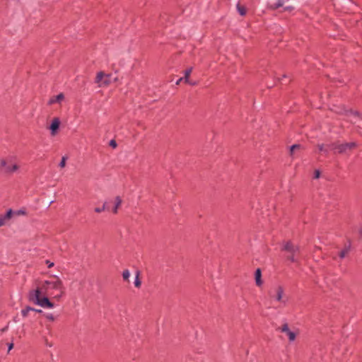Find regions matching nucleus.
I'll list each match as a JSON object with an SVG mask.
<instances>
[{
  "label": "nucleus",
  "instance_id": "nucleus-3",
  "mask_svg": "<svg viewBox=\"0 0 362 362\" xmlns=\"http://www.w3.org/2000/svg\"><path fill=\"white\" fill-rule=\"evenodd\" d=\"M281 251L285 252L286 259L292 263H298V257L300 255V247L295 245L291 240L284 241L282 243Z\"/></svg>",
  "mask_w": 362,
  "mask_h": 362
},
{
  "label": "nucleus",
  "instance_id": "nucleus-1",
  "mask_svg": "<svg viewBox=\"0 0 362 362\" xmlns=\"http://www.w3.org/2000/svg\"><path fill=\"white\" fill-rule=\"evenodd\" d=\"M36 289H40L42 295L49 296L57 300L64 294L63 283L57 276H54L51 280L45 281Z\"/></svg>",
  "mask_w": 362,
  "mask_h": 362
},
{
  "label": "nucleus",
  "instance_id": "nucleus-15",
  "mask_svg": "<svg viewBox=\"0 0 362 362\" xmlns=\"http://www.w3.org/2000/svg\"><path fill=\"white\" fill-rule=\"evenodd\" d=\"M32 310H35V308H33L30 306H26L21 310V315L23 317H26L28 315L29 312Z\"/></svg>",
  "mask_w": 362,
  "mask_h": 362
},
{
  "label": "nucleus",
  "instance_id": "nucleus-33",
  "mask_svg": "<svg viewBox=\"0 0 362 362\" xmlns=\"http://www.w3.org/2000/svg\"><path fill=\"white\" fill-rule=\"evenodd\" d=\"M102 207L105 208V210H109V206H107V203L105 202Z\"/></svg>",
  "mask_w": 362,
  "mask_h": 362
},
{
  "label": "nucleus",
  "instance_id": "nucleus-18",
  "mask_svg": "<svg viewBox=\"0 0 362 362\" xmlns=\"http://www.w3.org/2000/svg\"><path fill=\"white\" fill-rule=\"evenodd\" d=\"M104 76H105V74H104V72H103V71H99V72L97 74V75H96L95 82V83H100V82L103 80V77H104Z\"/></svg>",
  "mask_w": 362,
  "mask_h": 362
},
{
  "label": "nucleus",
  "instance_id": "nucleus-27",
  "mask_svg": "<svg viewBox=\"0 0 362 362\" xmlns=\"http://www.w3.org/2000/svg\"><path fill=\"white\" fill-rule=\"evenodd\" d=\"M94 210L96 213H101L102 211H105V208L104 207H96V208H95Z\"/></svg>",
  "mask_w": 362,
  "mask_h": 362
},
{
  "label": "nucleus",
  "instance_id": "nucleus-4",
  "mask_svg": "<svg viewBox=\"0 0 362 362\" xmlns=\"http://www.w3.org/2000/svg\"><path fill=\"white\" fill-rule=\"evenodd\" d=\"M41 295H42V292H41L40 289H35L30 291L28 293V300L30 302H33L35 304L38 305L45 308H54V305L49 300V296L43 295V297L41 298Z\"/></svg>",
  "mask_w": 362,
  "mask_h": 362
},
{
  "label": "nucleus",
  "instance_id": "nucleus-17",
  "mask_svg": "<svg viewBox=\"0 0 362 362\" xmlns=\"http://www.w3.org/2000/svg\"><path fill=\"white\" fill-rule=\"evenodd\" d=\"M317 148L320 151H322L325 153L327 154L329 152V147L327 146V145L325 144H318Z\"/></svg>",
  "mask_w": 362,
  "mask_h": 362
},
{
  "label": "nucleus",
  "instance_id": "nucleus-37",
  "mask_svg": "<svg viewBox=\"0 0 362 362\" xmlns=\"http://www.w3.org/2000/svg\"><path fill=\"white\" fill-rule=\"evenodd\" d=\"M359 233H360L361 235H362V228L360 229Z\"/></svg>",
  "mask_w": 362,
  "mask_h": 362
},
{
  "label": "nucleus",
  "instance_id": "nucleus-24",
  "mask_svg": "<svg viewBox=\"0 0 362 362\" xmlns=\"http://www.w3.org/2000/svg\"><path fill=\"white\" fill-rule=\"evenodd\" d=\"M66 157L63 156L59 165L60 168H64L66 165Z\"/></svg>",
  "mask_w": 362,
  "mask_h": 362
},
{
  "label": "nucleus",
  "instance_id": "nucleus-11",
  "mask_svg": "<svg viewBox=\"0 0 362 362\" xmlns=\"http://www.w3.org/2000/svg\"><path fill=\"white\" fill-rule=\"evenodd\" d=\"M64 94L59 93L57 95L51 98L48 102V104L52 105V104L57 103H61L62 100H64Z\"/></svg>",
  "mask_w": 362,
  "mask_h": 362
},
{
  "label": "nucleus",
  "instance_id": "nucleus-35",
  "mask_svg": "<svg viewBox=\"0 0 362 362\" xmlns=\"http://www.w3.org/2000/svg\"><path fill=\"white\" fill-rule=\"evenodd\" d=\"M184 80V78H180V79H178V81H177V84H179L180 83L181 81Z\"/></svg>",
  "mask_w": 362,
  "mask_h": 362
},
{
  "label": "nucleus",
  "instance_id": "nucleus-38",
  "mask_svg": "<svg viewBox=\"0 0 362 362\" xmlns=\"http://www.w3.org/2000/svg\"><path fill=\"white\" fill-rule=\"evenodd\" d=\"M285 78H286V75H283V78L281 80H283Z\"/></svg>",
  "mask_w": 362,
  "mask_h": 362
},
{
  "label": "nucleus",
  "instance_id": "nucleus-36",
  "mask_svg": "<svg viewBox=\"0 0 362 362\" xmlns=\"http://www.w3.org/2000/svg\"><path fill=\"white\" fill-rule=\"evenodd\" d=\"M189 83V84H190V85H192V86H194V85H196V83H195V82H194V81L190 82V81H189V83Z\"/></svg>",
  "mask_w": 362,
  "mask_h": 362
},
{
  "label": "nucleus",
  "instance_id": "nucleus-23",
  "mask_svg": "<svg viewBox=\"0 0 362 362\" xmlns=\"http://www.w3.org/2000/svg\"><path fill=\"white\" fill-rule=\"evenodd\" d=\"M141 284V282L139 278V273H138L135 278L134 285L136 287L139 288V287H140Z\"/></svg>",
  "mask_w": 362,
  "mask_h": 362
},
{
  "label": "nucleus",
  "instance_id": "nucleus-9",
  "mask_svg": "<svg viewBox=\"0 0 362 362\" xmlns=\"http://www.w3.org/2000/svg\"><path fill=\"white\" fill-rule=\"evenodd\" d=\"M59 126H60V120L58 117H54L52 121V123L49 126V129L51 131V134L52 135H55L59 128Z\"/></svg>",
  "mask_w": 362,
  "mask_h": 362
},
{
  "label": "nucleus",
  "instance_id": "nucleus-5",
  "mask_svg": "<svg viewBox=\"0 0 362 362\" xmlns=\"http://www.w3.org/2000/svg\"><path fill=\"white\" fill-rule=\"evenodd\" d=\"M269 295L271 298H274L276 301L283 303L284 305L286 303V300H284V288L281 286H277L276 287L271 289L269 291Z\"/></svg>",
  "mask_w": 362,
  "mask_h": 362
},
{
  "label": "nucleus",
  "instance_id": "nucleus-22",
  "mask_svg": "<svg viewBox=\"0 0 362 362\" xmlns=\"http://www.w3.org/2000/svg\"><path fill=\"white\" fill-rule=\"evenodd\" d=\"M300 148V145H299V144H294V145L291 146L290 148L291 155H293L295 150L299 149Z\"/></svg>",
  "mask_w": 362,
  "mask_h": 362
},
{
  "label": "nucleus",
  "instance_id": "nucleus-20",
  "mask_svg": "<svg viewBox=\"0 0 362 362\" xmlns=\"http://www.w3.org/2000/svg\"><path fill=\"white\" fill-rule=\"evenodd\" d=\"M129 276H130L129 271L128 269L124 270L122 272V277H123L124 280L128 281Z\"/></svg>",
  "mask_w": 362,
  "mask_h": 362
},
{
  "label": "nucleus",
  "instance_id": "nucleus-6",
  "mask_svg": "<svg viewBox=\"0 0 362 362\" xmlns=\"http://www.w3.org/2000/svg\"><path fill=\"white\" fill-rule=\"evenodd\" d=\"M356 147V142L339 144V145L338 146V148H337V153H340V154L345 153L348 151H351Z\"/></svg>",
  "mask_w": 362,
  "mask_h": 362
},
{
  "label": "nucleus",
  "instance_id": "nucleus-31",
  "mask_svg": "<svg viewBox=\"0 0 362 362\" xmlns=\"http://www.w3.org/2000/svg\"><path fill=\"white\" fill-rule=\"evenodd\" d=\"M13 348V343L8 344V351L9 352Z\"/></svg>",
  "mask_w": 362,
  "mask_h": 362
},
{
  "label": "nucleus",
  "instance_id": "nucleus-13",
  "mask_svg": "<svg viewBox=\"0 0 362 362\" xmlns=\"http://www.w3.org/2000/svg\"><path fill=\"white\" fill-rule=\"evenodd\" d=\"M122 200L120 198V197L117 196V197H115V207L112 209V212L114 214H117V213L118 208L122 204Z\"/></svg>",
  "mask_w": 362,
  "mask_h": 362
},
{
  "label": "nucleus",
  "instance_id": "nucleus-2",
  "mask_svg": "<svg viewBox=\"0 0 362 362\" xmlns=\"http://www.w3.org/2000/svg\"><path fill=\"white\" fill-rule=\"evenodd\" d=\"M19 169L20 165L16 156L8 155L0 160V173L12 175Z\"/></svg>",
  "mask_w": 362,
  "mask_h": 362
},
{
  "label": "nucleus",
  "instance_id": "nucleus-8",
  "mask_svg": "<svg viewBox=\"0 0 362 362\" xmlns=\"http://www.w3.org/2000/svg\"><path fill=\"white\" fill-rule=\"evenodd\" d=\"M13 211L10 209L5 214L0 215V227L4 226L6 224L7 221H9L13 215Z\"/></svg>",
  "mask_w": 362,
  "mask_h": 362
},
{
  "label": "nucleus",
  "instance_id": "nucleus-34",
  "mask_svg": "<svg viewBox=\"0 0 362 362\" xmlns=\"http://www.w3.org/2000/svg\"><path fill=\"white\" fill-rule=\"evenodd\" d=\"M33 312L38 313H42L43 311L42 310L35 309V310H33Z\"/></svg>",
  "mask_w": 362,
  "mask_h": 362
},
{
  "label": "nucleus",
  "instance_id": "nucleus-19",
  "mask_svg": "<svg viewBox=\"0 0 362 362\" xmlns=\"http://www.w3.org/2000/svg\"><path fill=\"white\" fill-rule=\"evenodd\" d=\"M339 145V142H334L330 144H327V146L329 147V149L334 150L337 153V148H338Z\"/></svg>",
  "mask_w": 362,
  "mask_h": 362
},
{
  "label": "nucleus",
  "instance_id": "nucleus-39",
  "mask_svg": "<svg viewBox=\"0 0 362 362\" xmlns=\"http://www.w3.org/2000/svg\"><path fill=\"white\" fill-rule=\"evenodd\" d=\"M104 83H105V84H108V83H109V82H108V81H104Z\"/></svg>",
  "mask_w": 362,
  "mask_h": 362
},
{
  "label": "nucleus",
  "instance_id": "nucleus-10",
  "mask_svg": "<svg viewBox=\"0 0 362 362\" xmlns=\"http://www.w3.org/2000/svg\"><path fill=\"white\" fill-rule=\"evenodd\" d=\"M351 245L350 242L345 244L344 248L339 252V258L342 259L345 258L351 252Z\"/></svg>",
  "mask_w": 362,
  "mask_h": 362
},
{
  "label": "nucleus",
  "instance_id": "nucleus-26",
  "mask_svg": "<svg viewBox=\"0 0 362 362\" xmlns=\"http://www.w3.org/2000/svg\"><path fill=\"white\" fill-rule=\"evenodd\" d=\"M350 113L354 115L355 117H357L358 119H361L360 114L358 112H353L351 111Z\"/></svg>",
  "mask_w": 362,
  "mask_h": 362
},
{
  "label": "nucleus",
  "instance_id": "nucleus-12",
  "mask_svg": "<svg viewBox=\"0 0 362 362\" xmlns=\"http://www.w3.org/2000/svg\"><path fill=\"white\" fill-rule=\"evenodd\" d=\"M255 282L257 286H260L263 282L262 281V272L260 269H257L255 272Z\"/></svg>",
  "mask_w": 362,
  "mask_h": 362
},
{
  "label": "nucleus",
  "instance_id": "nucleus-28",
  "mask_svg": "<svg viewBox=\"0 0 362 362\" xmlns=\"http://www.w3.org/2000/svg\"><path fill=\"white\" fill-rule=\"evenodd\" d=\"M110 146H111L113 148H115L117 146V142L115 140H111L110 141Z\"/></svg>",
  "mask_w": 362,
  "mask_h": 362
},
{
  "label": "nucleus",
  "instance_id": "nucleus-32",
  "mask_svg": "<svg viewBox=\"0 0 362 362\" xmlns=\"http://www.w3.org/2000/svg\"><path fill=\"white\" fill-rule=\"evenodd\" d=\"M320 177V171L319 170H316L315 172V178H318Z\"/></svg>",
  "mask_w": 362,
  "mask_h": 362
},
{
  "label": "nucleus",
  "instance_id": "nucleus-29",
  "mask_svg": "<svg viewBox=\"0 0 362 362\" xmlns=\"http://www.w3.org/2000/svg\"><path fill=\"white\" fill-rule=\"evenodd\" d=\"M46 264H47L48 268H51L54 266V263L51 262L49 260H46Z\"/></svg>",
  "mask_w": 362,
  "mask_h": 362
},
{
  "label": "nucleus",
  "instance_id": "nucleus-25",
  "mask_svg": "<svg viewBox=\"0 0 362 362\" xmlns=\"http://www.w3.org/2000/svg\"><path fill=\"white\" fill-rule=\"evenodd\" d=\"M45 316L47 320L50 321H54L55 320L54 316L51 313L45 314Z\"/></svg>",
  "mask_w": 362,
  "mask_h": 362
},
{
  "label": "nucleus",
  "instance_id": "nucleus-21",
  "mask_svg": "<svg viewBox=\"0 0 362 362\" xmlns=\"http://www.w3.org/2000/svg\"><path fill=\"white\" fill-rule=\"evenodd\" d=\"M13 214L16 215V216H20V215H25L26 214V211L25 209H19V210H16V211H14Z\"/></svg>",
  "mask_w": 362,
  "mask_h": 362
},
{
  "label": "nucleus",
  "instance_id": "nucleus-30",
  "mask_svg": "<svg viewBox=\"0 0 362 362\" xmlns=\"http://www.w3.org/2000/svg\"><path fill=\"white\" fill-rule=\"evenodd\" d=\"M293 9H294V8H293V6H286V7H285V8H284V10H285V11H293Z\"/></svg>",
  "mask_w": 362,
  "mask_h": 362
},
{
  "label": "nucleus",
  "instance_id": "nucleus-7",
  "mask_svg": "<svg viewBox=\"0 0 362 362\" xmlns=\"http://www.w3.org/2000/svg\"><path fill=\"white\" fill-rule=\"evenodd\" d=\"M277 330L286 333L290 341H293L296 338V334L289 329L288 325L286 322L284 323L281 327L278 328Z\"/></svg>",
  "mask_w": 362,
  "mask_h": 362
},
{
  "label": "nucleus",
  "instance_id": "nucleus-14",
  "mask_svg": "<svg viewBox=\"0 0 362 362\" xmlns=\"http://www.w3.org/2000/svg\"><path fill=\"white\" fill-rule=\"evenodd\" d=\"M236 8L240 16H243L246 14L247 10L245 6L238 3L236 5Z\"/></svg>",
  "mask_w": 362,
  "mask_h": 362
},
{
  "label": "nucleus",
  "instance_id": "nucleus-16",
  "mask_svg": "<svg viewBox=\"0 0 362 362\" xmlns=\"http://www.w3.org/2000/svg\"><path fill=\"white\" fill-rule=\"evenodd\" d=\"M192 67H190L185 71L184 80H185V83H189V77L192 73Z\"/></svg>",
  "mask_w": 362,
  "mask_h": 362
}]
</instances>
